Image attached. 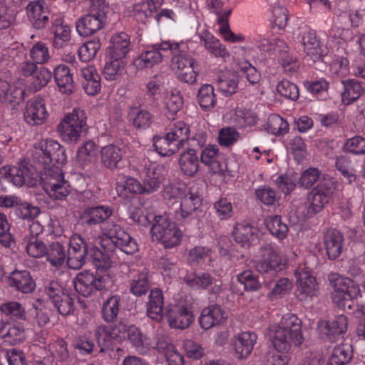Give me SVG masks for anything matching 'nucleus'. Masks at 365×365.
Segmentation results:
<instances>
[{
    "instance_id": "f257e3e1",
    "label": "nucleus",
    "mask_w": 365,
    "mask_h": 365,
    "mask_svg": "<svg viewBox=\"0 0 365 365\" xmlns=\"http://www.w3.org/2000/svg\"><path fill=\"white\" fill-rule=\"evenodd\" d=\"M82 206H86L79 216L81 224L86 227L102 225V245L111 244L127 255H133L138 251V244L119 224L109 221L113 210L108 205L90 206L93 193L90 190L81 192Z\"/></svg>"
},
{
    "instance_id": "f03ea898",
    "label": "nucleus",
    "mask_w": 365,
    "mask_h": 365,
    "mask_svg": "<svg viewBox=\"0 0 365 365\" xmlns=\"http://www.w3.org/2000/svg\"><path fill=\"white\" fill-rule=\"evenodd\" d=\"M33 156L43 169L41 180L45 192L53 200H66L71 187L58 166L66 163L65 148L56 140H42L35 146Z\"/></svg>"
},
{
    "instance_id": "7ed1b4c3",
    "label": "nucleus",
    "mask_w": 365,
    "mask_h": 365,
    "mask_svg": "<svg viewBox=\"0 0 365 365\" xmlns=\"http://www.w3.org/2000/svg\"><path fill=\"white\" fill-rule=\"evenodd\" d=\"M322 171L317 168L310 167L302 172L298 182L304 189H310L319 182L308 195L310 204L308 207V214L314 215L322 210L329 203L335 189V182L331 179L321 180Z\"/></svg>"
},
{
    "instance_id": "20e7f679",
    "label": "nucleus",
    "mask_w": 365,
    "mask_h": 365,
    "mask_svg": "<svg viewBox=\"0 0 365 365\" xmlns=\"http://www.w3.org/2000/svg\"><path fill=\"white\" fill-rule=\"evenodd\" d=\"M267 334L278 352H288L292 345L302 343V321L294 314H285L279 324L269 327Z\"/></svg>"
},
{
    "instance_id": "39448f33",
    "label": "nucleus",
    "mask_w": 365,
    "mask_h": 365,
    "mask_svg": "<svg viewBox=\"0 0 365 365\" xmlns=\"http://www.w3.org/2000/svg\"><path fill=\"white\" fill-rule=\"evenodd\" d=\"M108 11L109 6L105 0H90L86 14L76 22L78 34L86 37L103 29Z\"/></svg>"
},
{
    "instance_id": "423d86ee",
    "label": "nucleus",
    "mask_w": 365,
    "mask_h": 365,
    "mask_svg": "<svg viewBox=\"0 0 365 365\" xmlns=\"http://www.w3.org/2000/svg\"><path fill=\"white\" fill-rule=\"evenodd\" d=\"M327 281L329 287L332 289V302L339 307L344 309L349 299H356L360 295L359 284L349 277L332 272L328 274Z\"/></svg>"
},
{
    "instance_id": "0eeeda50",
    "label": "nucleus",
    "mask_w": 365,
    "mask_h": 365,
    "mask_svg": "<svg viewBox=\"0 0 365 365\" xmlns=\"http://www.w3.org/2000/svg\"><path fill=\"white\" fill-rule=\"evenodd\" d=\"M150 232L153 238L160 242L165 249L178 246L182 237V232L167 215L155 216Z\"/></svg>"
},
{
    "instance_id": "6e6552de",
    "label": "nucleus",
    "mask_w": 365,
    "mask_h": 365,
    "mask_svg": "<svg viewBox=\"0 0 365 365\" xmlns=\"http://www.w3.org/2000/svg\"><path fill=\"white\" fill-rule=\"evenodd\" d=\"M113 284V279L110 274L98 272H82L73 279L76 291L86 297L91 296L96 291L110 289Z\"/></svg>"
},
{
    "instance_id": "1a4fd4ad",
    "label": "nucleus",
    "mask_w": 365,
    "mask_h": 365,
    "mask_svg": "<svg viewBox=\"0 0 365 365\" xmlns=\"http://www.w3.org/2000/svg\"><path fill=\"white\" fill-rule=\"evenodd\" d=\"M87 116L83 109L75 108L65 115L57 126V131L63 140L76 143L86 128Z\"/></svg>"
},
{
    "instance_id": "9d476101",
    "label": "nucleus",
    "mask_w": 365,
    "mask_h": 365,
    "mask_svg": "<svg viewBox=\"0 0 365 365\" xmlns=\"http://www.w3.org/2000/svg\"><path fill=\"white\" fill-rule=\"evenodd\" d=\"M185 48L183 44H177V42L163 41L146 46L143 51L134 61V66L139 70L150 68L163 61V52Z\"/></svg>"
},
{
    "instance_id": "9b49d317",
    "label": "nucleus",
    "mask_w": 365,
    "mask_h": 365,
    "mask_svg": "<svg viewBox=\"0 0 365 365\" xmlns=\"http://www.w3.org/2000/svg\"><path fill=\"white\" fill-rule=\"evenodd\" d=\"M44 292L60 314L66 317L73 314L76 309L74 298L58 282H49L45 286Z\"/></svg>"
},
{
    "instance_id": "f8f14e48",
    "label": "nucleus",
    "mask_w": 365,
    "mask_h": 365,
    "mask_svg": "<svg viewBox=\"0 0 365 365\" xmlns=\"http://www.w3.org/2000/svg\"><path fill=\"white\" fill-rule=\"evenodd\" d=\"M260 258L255 263L256 270L262 274L277 272L284 264L277 248L271 244H265L259 248Z\"/></svg>"
},
{
    "instance_id": "ddd939ff",
    "label": "nucleus",
    "mask_w": 365,
    "mask_h": 365,
    "mask_svg": "<svg viewBox=\"0 0 365 365\" xmlns=\"http://www.w3.org/2000/svg\"><path fill=\"white\" fill-rule=\"evenodd\" d=\"M164 315L169 326L173 329H186L194 321V315L191 307L182 304L168 306L165 309Z\"/></svg>"
},
{
    "instance_id": "4468645a",
    "label": "nucleus",
    "mask_w": 365,
    "mask_h": 365,
    "mask_svg": "<svg viewBox=\"0 0 365 365\" xmlns=\"http://www.w3.org/2000/svg\"><path fill=\"white\" fill-rule=\"evenodd\" d=\"M301 43L303 50L313 62L323 61L327 53V48L321 43L315 31L305 27L301 33Z\"/></svg>"
},
{
    "instance_id": "2eb2a0df",
    "label": "nucleus",
    "mask_w": 365,
    "mask_h": 365,
    "mask_svg": "<svg viewBox=\"0 0 365 365\" xmlns=\"http://www.w3.org/2000/svg\"><path fill=\"white\" fill-rule=\"evenodd\" d=\"M297 289L295 294L300 301H307L317 297L319 287L316 278L309 272L299 269L295 272Z\"/></svg>"
},
{
    "instance_id": "dca6fc26",
    "label": "nucleus",
    "mask_w": 365,
    "mask_h": 365,
    "mask_svg": "<svg viewBox=\"0 0 365 365\" xmlns=\"http://www.w3.org/2000/svg\"><path fill=\"white\" fill-rule=\"evenodd\" d=\"M160 168L148 160H144L139 168L142 185L145 194H150L158 190L162 182Z\"/></svg>"
},
{
    "instance_id": "f3484780",
    "label": "nucleus",
    "mask_w": 365,
    "mask_h": 365,
    "mask_svg": "<svg viewBox=\"0 0 365 365\" xmlns=\"http://www.w3.org/2000/svg\"><path fill=\"white\" fill-rule=\"evenodd\" d=\"M48 115L45 101L41 97L36 96L26 102L24 118L27 124L31 126L42 125Z\"/></svg>"
},
{
    "instance_id": "a211bd4d",
    "label": "nucleus",
    "mask_w": 365,
    "mask_h": 365,
    "mask_svg": "<svg viewBox=\"0 0 365 365\" xmlns=\"http://www.w3.org/2000/svg\"><path fill=\"white\" fill-rule=\"evenodd\" d=\"M184 282L195 289L211 288L212 294H218L222 290V283L207 272H190L184 277Z\"/></svg>"
},
{
    "instance_id": "6ab92c4d",
    "label": "nucleus",
    "mask_w": 365,
    "mask_h": 365,
    "mask_svg": "<svg viewBox=\"0 0 365 365\" xmlns=\"http://www.w3.org/2000/svg\"><path fill=\"white\" fill-rule=\"evenodd\" d=\"M26 12L31 24L36 29H44L51 20L48 8L43 1L30 2L26 6Z\"/></svg>"
},
{
    "instance_id": "aec40b11",
    "label": "nucleus",
    "mask_w": 365,
    "mask_h": 365,
    "mask_svg": "<svg viewBox=\"0 0 365 365\" xmlns=\"http://www.w3.org/2000/svg\"><path fill=\"white\" fill-rule=\"evenodd\" d=\"M324 245L329 259H338L344 250V238L342 233L336 229H328L324 235Z\"/></svg>"
},
{
    "instance_id": "412c9836",
    "label": "nucleus",
    "mask_w": 365,
    "mask_h": 365,
    "mask_svg": "<svg viewBox=\"0 0 365 365\" xmlns=\"http://www.w3.org/2000/svg\"><path fill=\"white\" fill-rule=\"evenodd\" d=\"M348 319L344 315H339L332 322H323L319 325L322 334L327 336L329 341H334L342 339L347 329Z\"/></svg>"
},
{
    "instance_id": "4be33fe9",
    "label": "nucleus",
    "mask_w": 365,
    "mask_h": 365,
    "mask_svg": "<svg viewBox=\"0 0 365 365\" xmlns=\"http://www.w3.org/2000/svg\"><path fill=\"white\" fill-rule=\"evenodd\" d=\"M201 204L202 198L198 195L193 192L185 194L181 198L180 207L175 212L176 220L181 223L185 222L192 217Z\"/></svg>"
},
{
    "instance_id": "5701e85b",
    "label": "nucleus",
    "mask_w": 365,
    "mask_h": 365,
    "mask_svg": "<svg viewBox=\"0 0 365 365\" xmlns=\"http://www.w3.org/2000/svg\"><path fill=\"white\" fill-rule=\"evenodd\" d=\"M8 284L16 290L29 294L34 291L36 283L27 270H14L8 277Z\"/></svg>"
},
{
    "instance_id": "b1692460",
    "label": "nucleus",
    "mask_w": 365,
    "mask_h": 365,
    "mask_svg": "<svg viewBox=\"0 0 365 365\" xmlns=\"http://www.w3.org/2000/svg\"><path fill=\"white\" fill-rule=\"evenodd\" d=\"M100 155L103 166L110 170H118L123 167L122 151L113 144L103 146L101 150Z\"/></svg>"
},
{
    "instance_id": "393cba45",
    "label": "nucleus",
    "mask_w": 365,
    "mask_h": 365,
    "mask_svg": "<svg viewBox=\"0 0 365 365\" xmlns=\"http://www.w3.org/2000/svg\"><path fill=\"white\" fill-rule=\"evenodd\" d=\"M51 29L54 34L53 46L56 49L63 48L69 45L71 29L63 23L61 17L51 18Z\"/></svg>"
},
{
    "instance_id": "a878e982",
    "label": "nucleus",
    "mask_w": 365,
    "mask_h": 365,
    "mask_svg": "<svg viewBox=\"0 0 365 365\" xmlns=\"http://www.w3.org/2000/svg\"><path fill=\"white\" fill-rule=\"evenodd\" d=\"M225 319V312L217 304L204 308L199 317L200 327L207 330L221 323Z\"/></svg>"
},
{
    "instance_id": "bb28decb",
    "label": "nucleus",
    "mask_w": 365,
    "mask_h": 365,
    "mask_svg": "<svg viewBox=\"0 0 365 365\" xmlns=\"http://www.w3.org/2000/svg\"><path fill=\"white\" fill-rule=\"evenodd\" d=\"M81 76L83 78V88L88 95L94 96L100 92L101 76L93 66H88L82 68Z\"/></svg>"
},
{
    "instance_id": "cd10ccee",
    "label": "nucleus",
    "mask_w": 365,
    "mask_h": 365,
    "mask_svg": "<svg viewBox=\"0 0 365 365\" xmlns=\"http://www.w3.org/2000/svg\"><path fill=\"white\" fill-rule=\"evenodd\" d=\"M128 122L138 130H145L153 123V115L151 113L139 107L130 108L128 116Z\"/></svg>"
},
{
    "instance_id": "c85d7f7f",
    "label": "nucleus",
    "mask_w": 365,
    "mask_h": 365,
    "mask_svg": "<svg viewBox=\"0 0 365 365\" xmlns=\"http://www.w3.org/2000/svg\"><path fill=\"white\" fill-rule=\"evenodd\" d=\"M197 35L201 42H203L205 48L212 55L222 58H226L229 56V53L225 47L207 30H202L198 32Z\"/></svg>"
},
{
    "instance_id": "c756f323",
    "label": "nucleus",
    "mask_w": 365,
    "mask_h": 365,
    "mask_svg": "<svg viewBox=\"0 0 365 365\" xmlns=\"http://www.w3.org/2000/svg\"><path fill=\"white\" fill-rule=\"evenodd\" d=\"M235 242L243 247H249L257 239V230L250 224H237L233 230Z\"/></svg>"
},
{
    "instance_id": "7c9ffc66",
    "label": "nucleus",
    "mask_w": 365,
    "mask_h": 365,
    "mask_svg": "<svg viewBox=\"0 0 365 365\" xmlns=\"http://www.w3.org/2000/svg\"><path fill=\"white\" fill-rule=\"evenodd\" d=\"M256 340L257 335L254 332L245 331L239 334L234 341L237 357L246 358L253 350Z\"/></svg>"
},
{
    "instance_id": "2f4dec72",
    "label": "nucleus",
    "mask_w": 365,
    "mask_h": 365,
    "mask_svg": "<svg viewBox=\"0 0 365 365\" xmlns=\"http://www.w3.org/2000/svg\"><path fill=\"white\" fill-rule=\"evenodd\" d=\"M54 79L61 93L67 95L73 93L74 88L73 79L67 66L61 64L56 67Z\"/></svg>"
},
{
    "instance_id": "473e14b6",
    "label": "nucleus",
    "mask_w": 365,
    "mask_h": 365,
    "mask_svg": "<svg viewBox=\"0 0 365 365\" xmlns=\"http://www.w3.org/2000/svg\"><path fill=\"white\" fill-rule=\"evenodd\" d=\"M341 83L344 86L341 98L346 104L358 100L365 92V84L356 79H347L342 81Z\"/></svg>"
},
{
    "instance_id": "72a5a7b5",
    "label": "nucleus",
    "mask_w": 365,
    "mask_h": 365,
    "mask_svg": "<svg viewBox=\"0 0 365 365\" xmlns=\"http://www.w3.org/2000/svg\"><path fill=\"white\" fill-rule=\"evenodd\" d=\"M163 296L161 290L155 289L151 290L149 294V301L147 303L148 316L160 322L163 318Z\"/></svg>"
},
{
    "instance_id": "f704fd0d",
    "label": "nucleus",
    "mask_w": 365,
    "mask_h": 365,
    "mask_svg": "<svg viewBox=\"0 0 365 365\" xmlns=\"http://www.w3.org/2000/svg\"><path fill=\"white\" fill-rule=\"evenodd\" d=\"M177 44H183L185 48L180 47V49L170 51L173 54L171 68L175 74H177L178 72H180V71L184 68L189 67V66H192L194 61H196L192 56L187 53V46L185 43L177 42Z\"/></svg>"
},
{
    "instance_id": "c9c22d12",
    "label": "nucleus",
    "mask_w": 365,
    "mask_h": 365,
    "mask_svg": "<svg viewBox=\"0 0 365 365\" xmlns=\"http://www.w3.org/2000/svg\"><path fill=\"white\" fill-rule=\"evenodd\" d=\"M110 56L112 58H124L130 51V36L124 33L114 34L111 38Z\"/></svg>"
},
{
    "instance_id": "e433bc0d",
    "label": "nucleus",
    "mask_w": 365,
    "mask_h": 365,
    "mask_svg": "<svg viewBox=\"0 0 365 365\" xmlns=\"http://www.w3.org/2000/svg\"><path fill=\"white\" fill-rule=\"evenodd\" d=\"M181 171L187 176H194L199 168L198 157L194 149L183 151L179 158Z\"/></svg>"
},
{
    "instance_id": "4c0bfd02",
    "label": "nucleus",
    "mask_w": 365,
    "mask_h": 365,
    "mask_svg": "<svg viewBox=\"0 0 365 365\" xmlns=\"http://www.w3.org/2000/svg\"><path fill=\"white\" fill-rule=\"evenodd\" d=\"M127 338L132 346L140 354H145L150 349L149 339L145 336L141 330L134 326H130L127 329Z\"/></svg>"
},
{
    "instance_id": "58836bf2",
    "label": "nucleus",
    "mask_w": 365,
    "mask_h": 365,
    "mask_svg": "<svg viewBox=\"0 0 365 365\" xmlns=\"http://www.w3.org/2000/svg\"><path fill=\"white\" fill-rule=\"evenodd\" d=\"M153 146L161 156L168 157L176 153L180 148L167 134L165 136L155 135Z\"/></svg>"
},
{
    "instance_id": "ea45409f",
    "label": "nucleus",
    "mask_w": 365,
    "mask_h": 365,
    "mask_svg": "<svg viewBox=\"0 0 365 365\" xmlns=\"http://www.w3.org/2000/svg\"><path fill=\"white\" fill-rule=\"evenodd\" d=\"M110 326L101 324L96 327L94 336L101 353L108 352L113 349V342L115 339Z\"/></svg>"
},
{
    "instance_id": "a19ab883",
    "label": "nucleus",
    "mask_w": 365,
    "mask_h": 365,
    "mask_svg": "<svg viewBox=\"0 0 365 365\" xmlns=\"http://www.w3.org/2000/svg\"><path fill=\"white\" fill-rule=\"evenodd\" d=\"M117 192L119 196L124 198H132L135 195L145 194L143 187L135 178H127L122 183L117 185Z\"/></svg>"
},
{
    "instance_id": "79ce46f5",
    "label": "nucleus",
    "mask_w": 365,
    "mask_h": 365,
    "mask_svg": "<svg viewBox=\"0 0 365 365\" xmlns=\"http://www.w3.org/2000/svg\"><path fill=\"white\" fill-rule=\"evenodd\" d=\"M212 253L207 247L195 246L187 251V262L191 266H202L206 261H211Z\"/></svg>"
},
{
    "instance_id": "37998d69",
    "label": "nucleus",
    "mask_w": 365,
    "mask_h": 365,
    "mask_svg": "<svg viewBox=\"0 0 365 365\" xmlns=\"http://www.w3.org/2000/svg\"><path fill=\"white\" fill-rule=\"evenodd\" d=\"M219 149L215 145L205 146L200 155L201 162L207 165L213 173L221 171V164L217 160Z\"/></svg>"
},
{
    "instance_id": "c03bdc74",
    "label": "nucleus",
    "mask_w": 365,
    "mask_h": 365,
    "mask_svg": "<svg viewBox=\"0 0 365 365\" xmlns=\"http://www.w3.org/2000/svg\"><path fill=\"white\" fill-rule=\"evenodd\" d=\"M121 298L115 294L108 297L103 304L101 314L102 318L106 322L116 321L120 311Z\"/></svg>"
},
{
    "instance_id": "a18cd8bd",
    "label": "nucleus",
    "mask_w": 365,
    "mask_h": 365,
    "mask_svg": "<svg viewBox=\"0 0 365 365\" xmlns=\"http://www.w3.org/2000/svg\"><path fill=\"white\" fill-rule=\"evenodd\" d=\"M190 127L183 121L170 124L167 135L182 148L189 138Z\"/></svg>"
},
{
    "instance_id": "49530a36",
    "label": "nucleus",
    "mask_w": 365,
    "mask_h": 365,
    "mask_svg": "<svg viewBox=\"0 0 365 365\" xmlns=\"http://www.w3.org/2000/svg\"><path fill=\"white\" fill-rule=\"evenodd\" d=\"M157 11V6L153 0H146L133 5V13L135 19L145 24L152 14Z\"/></svg>"
},
{
    "instance_id": "de8ad7c7",
    "label": "nucleus",
    "mask_w": 365,
    "mask_h": 365,
    "mask_svg": "<svg viewBox=\"0 0 365 365\" xmlns=\"http://www.w3.org/2000/svg\"><path fill=\"white\" fill-rule=\"evenodd\" d=\"M0 312L13 320L26 321L29 319L24 307L16 301H10L1 304Z\"/></svg>"
},
{
    "instance_id": "09e8293b",
    "label": "nucleus",
    "mask_w": 365,
    "mask_h": 365,
    "mask_svg": "<svg viewBox=\"0 0 365 365\" xmlns=\"http://www.w3.org/2000/svg\"><path fill=\"white\" fill-rule=\"evenodd\" d=\"M45 255L52 266L60 267L65 262L66 250L61 243L53 242L47 247Z\"/></svg>"
},
{
    "instance_id": "8fccbe9b",
    "label": "nucleus",
    "mask_w": 365,
    "mask_h": 365,
    "mask_svg": "<svg viewBox=\"0 0 365 365\" xmlns=\"http://www.w3.org/2000/svg\"><path fill=\"white\" fill-rule=\"evenodd\" d=\"M197 102L203 110H209L216 105V96L214 88L210 84L202 85L197 91Z\"/></svg>"
},
{
    "instance_id": "3c124183",
    "label": "nucleus",
    "mask_w": 365,
    "mask_h": 365,
    "mask_svg": "<svg viewBox=\"0 0 365 365\" xmlns=\"http://www.w3.org/2000/svg\"><path fill=\"white\" fill-rule=\"evenodd\" d=\"M217 89L225 96H231L237 93L238 89V78L234 73L222 76L217 82Z\"/></svg>"
},
{
    "instance_id": "603ef678",
    "label": "nucleus",
    "mask_w": 365,
    "mask_h": 365,
    "mask_svg": "<svg viewBox=\"0 0 365 365\" xmlns=\"http://www.w3.org/2000/svg\"><path fill=\"white\" fill-rule=\"evenodd\" d=\"M265 224L267 230L275 237L279 240L284 239L288 232L287 224L282 221L279 215H272L265 220Z\"/></svg>"
},
{
    "instance_id": "864d4df0",
    "label": "nucleus",
    "mask_w": 365,
    "mask_h": 365,
    "mask_svg": "<svg viewBox=\"0 0 365 365\" xmlns=\"http://www.w3.org/2000/svg\"><path fill=\"white\" fill-rule=\"evenodd\" d=\"M150 284L148 280V272L144 269L130 282V291L135 296H142L145 294L150 289Z\"/></svg>"
},
{
    "instance_id": "5fc2aeb1",
    "label": "nucleus",
    "mask_w": 365,
    "mask_h": 365,
    "mask_svg": "<svg viewBox=\"0 0 365 365\" xmlns=\"http://www.w3.org/2000/svg\"><path fill=\"white\" fill-rule=\"evenodd\" d=\"M110 58V61L104 66L103 75L107 80L115 81L121 76L125 63L122 58H112L111 56Z\"/></svg>"
},
{
    "instance_id": "6e6d98bb",
    "label": "nucleus",
    "mask_w": 365,
    "mask_h": 365,
    "mask_svg": "<svg viewBox=\"0 0 365 365\" xmlns=\"http://www.w3.org/2000/svg\"><path fill=\"white\" fill-rule=\"evenodd\" d=\"M100 38H93L92 40L84 43L78 49L79 58L83 62H88L95 58L97 52L101 48Z\"/></svg>"
},
{
    "instance_id": "4d7b16f0",
    "label": "nucleus",
    "mask_w": 365,
    "mask_h": 365,
    "mask_svg": "<svg viewBox=\"0 0 365 365\" xmlns=\"http://www.w3.org/2000/svg\"><path fill=\"white\" fill-rule=\"evenodd\" d=\"M52 78V73L45 67H40L32 76V81L29 86V90L31 92H37L45 87Z\"/></svg>"
},
{
    "instance_id": "13d9d810",
    "label": "nucleus",
    "mask_w": 365,
    "mask_h": 365,
    "mask_svg": "<svg viewBox=\"0 0 365 365\" xmlns=\"http://www.w3.org/2000/svg\"><path fill=\"white\" fill-rule=\"evenodd\" d=\"M237 281L244 286L247 292H255L261 288V283L258 277L250 269L243 271L237 275Z\"/></svg>"
},
{
    "instance_id": "bf43d9fd",
    "label": "nucleus",
    "mask_w": 365,
    "mask_h": 365,
    "mask_svg": "<svg viewBox=\"0 0 365 365\" xmlns=\"http://www.w3.org/2000/svg\"><path fill=\"white\" fill-rule=\"evenodd\" d=\"M3 170L5 171V177L8 180H10L16 186H22L28 177V170L26 168H20L18 167L6 168L4 167Z\"/></svg>"
},
{
    "instance_id": "052dcab7",
    "label": "nucleus",
    "mask_w": 365,
    "mask_h": 365,
    "mask_svg": "<svg viewBox=\"0 0 365 365\" xmlns=\"http://www.w3.org/2000/svg\"><path fill=\"white\" fill-rule=\"evenodd\" d=\"M29 56L32 61L43 64L48 61L51 58L48 48L42 41L36 43L30 50Z\"/></svg>"
},
{
    "instance_id": "680f3d73",
    "label": "nucleus",
    "mask_w": 365,
    "mask_h": 365,
    "mask_svg": "<svg viewBox=\"0 0 365 365\" xmlns=\"http://www.w3.org/2000/svg\"><path fill=\"white\" fill-rule=\"evenodd\" d=\"M182 97L180 93H170L165 100L167 118L174 119L177 113L182 108Z\"/></svg>"
},
{
    "instance_id": "e2e57ef3",
    "label": "nucleus",
    "mask_w": 365,
    "mask_h": 365,
    "mask_svg": "<svg viewBox=\"0 0 365 365\" xmlns=\"http://www.w3.org/2000/svg\"><path fill=\"white\" fill-rule=\"evenodd\" d=\"M344 150L356 155H365V138L356 135L348 138L344 144Z\"/></svg>"
},
{
    "instance_id": "0e129e2a",
    "label": "nucleus",
    "mask_w": 365,
    "mask_h": 365,
    "mask_svg": "<svg viewBox=\"0 0 365 365\" xmlns=\"http://www.w3.org/2000/svg\"><path fill=\"white\" fill-rule=\"evenodd\" d=\"M267 130L275 135H284L289 130V124L281 116L272 115L268 118Z\"/></svg>"
},
{
    "instance_id": "69168bd1",
    "label": "nucleus",
    "mask_w": 365,
    "mask_h": 365,
    "mask_svg": "<svg viewBox=\"0 0 365 365\" xmlns=\"http://www.w3.org/2000/svg\"><path fill=\"white\" fill-rule=\"evenodd\" d=\"M14 212L17 217L23 220H27L29 222L34 220L40 214V208L37 206H33L29 202L20 201Z\"/></svg>"
},
{
    "instance_id": "338daca9",
    "label": "nucleus",
    "mask_w": 365,
    "mask_h": 365,
    "mask_svg": "<svg viewBox=\"0 0 365 365\" xmlns=\"http://www.w3.org/2000/svg\"><path fill=\"white\" fill-rule=\"evenodd\" d=\"M96 154V145L94 142L88 140L78 150L77 160L82 165L91 161Z\"/></svg>"
},
{
    "instance_id": "774afa93",
    "label": "nucleus",
    "mask_w": 365,
    "mask_h": 365,
    "mask_svg": "<svg viewBox=\"0 0 365 365\" xmlns=\"http://www.w3.org/2000/svg\"><path fill=\"white\" fill-rule=\"evenodd\" d=\"M278 93L291 101H297L299 98V92L298 86L288 80L279 81L277 86Z\"/></svg>"
}]
</instances>
